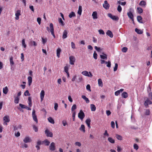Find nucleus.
I'll return each mask as SVG.
<instances>
[{
	"label": "nucleus",
	"instance_id": "nucleus-1",
	"mask_svg": "<svg viewBox=\"0 0 152 152\" xmlns=\"http://www.w3.org/2000/svg\"><path fill=\"white\" fill-rule=\"evenodd\" d=\"M50 29L48 27H46L47 30L48 32L50 31L54 38H55V36L54 34L53 26V24L52 23H51L50 24Z\"/></svg>",
	"mask_w": 152,
	"mask_h": 152
},
{
	"label": "nucleus",
	"instance_id": "nucleus-2",
	"mask_svg": "<svg viewBox=\"0 0 152 152\" xmlns=\"http://www.w3.org/2000/svg\"><path fill=\"white\" fill-rule=\"evenodd\" d=\"M108 17H110L112 19L114 20H119V18L115 15H113L111 13H108L107 14Z\"/></svg>",
	"mask_w": 152,
	"mask_h": 152
},
{
	"label": "nucleus",
	"instance_id": "nucleus-3",
	"mask_svg": "<svg viewBox=\"0 0 152 152\" xmlns=\"http://www.w3.org/2000/svg\"><path fill=\"white\" fill-rule=\"evenodd\" d=\"M32 117L33 120L37 123H38V119L37 116L35 114V111L34 110H33L32 112Z\"/></svg>",
	"mask_w": 152,
	"mask_h": 152
},
{
	"label": "nucleus",
	"instance_id": "nucleus-4",
	"mask_svg": "<svg viewBox=\"0 0 152 152\" xmlns=\"http://www.w3.org/2000/svg\"><path fill=\"white\" fill-rule=\"evenodd\" d=\"M78 117L81 120H83L85 117V114L82 110H80L78 114Z\"/></svg>",
	"mask_w": 152,
	"mask_h": 152
},
{
	"label": "nucleus",
	"instance_id": "nucleus-5",
	"mask_svg": "<svg viewBox=\"0 0 152 152\" xmlns=\"http://www.w3.org/2000/svg\"><path fill=\"white\" fill-rule=\"evenodd\" d=\"M45 134L48 137H52L53 136V133L50 132V131L47 129L45 131Z\"/></svg>",
	"mask_w": 152,
	"mask_h": 152
},
{
	"label": "nucleus",
	"instance_id": "nucleus-6",
	"mask_svg": "<svg viewBox=\"0 0 152 152\" xmlns=\"http://www.w3.org/2000/svg\"><path fill=\"white\" fill-rule=\"evenodd\" d=\"M152 104V102L148 99L147 98L146 100L144 102V105L146 108L148 107V104Z\"/></svg>",
	"mask_w": 152,
	"mask_h": 152
},
{
	"label": "nucleus",
	"instance_id": "nucleus-7",
	"mask_svg": "<svg viewBox=\"0 0 152 152\" xmlns=\"http://www.w3.org/2000/svg\"><path fill=\"white\" fill-rule=\"evenodd\" d=\"M3 120L4 121V125H7V123L9 122L10 121L9 117L8 115H6L3 118Z\"/></svg>",
	"mask_w": 152,
	"mask_h": 152
},
{
	"label": "nucleus",
	"instance_id": "nucleus-8",
	"mask_svg": "<svg viewBox=\"0 0 152 152\" xmlns=\"http://www.w3.org/2000/svg\"><path fill=\"white\" fill-rule=\"evenodd\" d=\"M129 12H128L127 13V15L129 18H130L133 21L134 20L133 19V15L132 13V9L131 8H130L129 9Z\"/></svg>",
	"mask_w": 152,
	"mask_h": 152
},
{
	"label": "nucleus",
	"instance_id": "nucleus-9",
	"mask_svg": "<svg viewBox=\"0 0 152 152\" xmlns=\"http://www.w3.org/2000/svg\"><path fill=\"white\" fill-rule=\"evenodd\" d=\"M23 141L25 143H27L31 142L32 140L29 136H26L23 139Z\"/></svg>",
	"mask_w": 152,
	"mask_h": 152
},
{
	"label": "nucleus",
	"instance_id": "nucleus-10",
	"mask_svg": "<svg viewBox=\"0 0 152 152\" xmlns=\"http://www.w3.org/2000/svg\"><path fill=\"white\" fill-rule=\"evenodd\" d=\"M49 149L51 151H54L56 149L55 144L54 142H52L49 147Z\"/></svg>",
	"mask_w": 152,
	"mask_h": 152
},
{
	"label": "nucleus",
	"instance_id": "nucleus-11",
	"mask_svg": "<svg viewBox=\"0 0 152 152\" xmlns=\"http://www.w3.org/2000/svg\"><path fill=\"white\" fill-rule=\"evenodd\" d=\"M103 7L106 10H108L109 9L110 5L108 3L107 1H105L104 3L103 4Z\"/></svg>",
	"mask_w": 152,
	"mask_h": 152
},
{
	"label": "nucleus",
	"instance_id": "nucleus-12",
	"mask_svg": "<svg viewBox=\"0 0 152 152\" xmlns=\"http://www.w3.org/2000/svg\"><path fill=\"white\" fill-rule=\"evenodd\" d=\"M70 64L71 65H74L75 62V58L74 56H71L69 57Z\"/></svg>",
	"mask_w": 152,
	"mask_h": 152
},
{
	"label": "nucleus",
	"instance_id": "nucleus-13",
	"mask_svg": "<svg viewBox=\"0 0 152 152\" xmlns=\"http://www.w3.org/2000/svg\"><path fill=\"white\" fill-rule=\"evenodd\" d=\"M20 10H17L15 14L16 17L15 19L16 20H18L19 19V16L20 15Z\"/></svg>",
	"mask_w": 152,
	"mask_h": 152
},
{
	"label": "nucleus",
	"instance_id": "nucleus-14",
	"mask_svg": "<svg viewBox=\"0 0 152 152\" xmlns=\"http://www.w3.org/2000/svg\"><path fill=\"white\" fill-rule=\"evenodd\" d=\"M45 94V93L44 91L43 90H42L40 93V98L41 101H42L43 100Z\"/></svg>",
	"mask_w": 152,
	"mask_h": 152
},
{
	"label": "nucleus",
	"instance_id": "nucleus-15",
	"mask_svg": "<svg viewBox=\"0 0 152 152\" xmlns=\"http://www.w3.org/2000/svg\"><path fill=\"white\" fill-rule=\"evenodd\" d=\"M93 18L94 19H96L97 18V14L96 11H94L93 12L92 15Z\"/></svg>",
	"mask_w": 152,
	"mask_h": 152
},
{
	"label": "nucleus",
	"instance_id": "nucleus-16",
	"mask_svg": "<svg viewBox=\"0 0 152 152\" xmlns=\"http://www.w3.org/2000/svg\"><path fill=\"white\" fill-rule=\"evenodd\" d=\"M29 44L31 46H36L37 45V43L34 41H31L29 43Z\"/></svg>",
	"mask_w": 152,
	"mask_h": 152
},
{
	"label": "nucleus",
	"instance_id": "nucleus-17",
	"mask_svg": "<svg viewBox=\"0 0 152 152\" xmlns=\"http://www.w3.org/2000/svg\"><path fill=\"white\" fill-rule=\"evenodd\" d=\"M102 54L103 55H100L101 58L102 59L107 60V55L104 53H102Z\"/></svg>",
	"mask_w": 152,
	"mask_h": 152
},
{
	"label": "nucleus",
	"instance_id": "nucleus-18",
	"mask_svg": "<svg viewBox=\"0 0 152 152\" xmlns=\"http://www.w3.org/2000/svg\"><path fill=\"white\" fill-rule=\"evenodd\" d=\"M28 103L30 107L32 106V104L31 101V98L30 96L28 97Z\"/></svg>",
	"mask_w": 152,
	"mask_h": 152
},
{
	"label": "nucleus",
	"instance_id": "nucleus-19",
	"mask_svg": "<svg viewBox=\"0 0 152 152\" xmlns=\"http://www.w3.org/2000/svg\"><path fill=\"white\" fill-rule=\"evenodd\" d=\"M67 32L66 30H64L63 32L62 38L65 39L67 37Z\"/></svg>",
	"mask_w": 152,
	"mask_h": 152
},
{
	"label": "nucleus",
	"instance_id": "nucleus-20",
	"mask_svg": "<svg viewBox=\"0 0 152 152\" xmlns=\"http://www.w3.org/2000/svg\"><path fill=\"white\" fill-rule=\"evenodd\" d=\"M106 34L111 38H112L113 37V34L112 32L110 30H108L106 32Z\"/></svg>",
	"mask_w": 152,
	"mask_h": 152
},
{
	"label": "nucleus",
	"instance_id": "nucleus-21",
	"mask_svg": "<svg viewBox=\"0 0 152 152\" xmlns=\"http://www.w3.org/2000/svg\"><path fill=\"white\" fill-rule=\"evenodd\" d=\"M124 89H123V88L121 89L120 90H118L115 92V95L116 96H118L120 94V93L122 91H124Z\"/></svg>",
	"mask_w": 152,
	"mask_h": 152
},
{
	"label": "nucleus",
	"instance_id": "nucleus-22",
	"mask_svg": "<svg viewBox=\"0 0 152 152\" xmlns=\"http://www.w3.org/2000/svg\"><path fill=\"white\" fill-rule=\"evenodd\" d=\"M42 143L45 144L46 145L48 146L49 145L50 142L47 139H45L44 141H42Z\"/></svg>",
	"mask_w": 152,
	"mask_h": 152
},
{
	"label": "nucleus",
	"instance_id": "nucleus-23",
	"mask_svg": "<svg viewBox=\"0 0 152 152\" xmlns=\"http://www.w3.org/2000/svg\"><path fill=\"white\" fill-rule=\"evenodd\" d=\"M82 98L85 101L86 103H88L89 102V100L88 98H87L86 96L84 95H82Z\"/></svg>",
	"mask_w": 152,
	"mask_h": 152
},
{
	"label": "nucleus",
	"instance_id": "nucleus-24",
	"mask_svg": "<svg viewBox=\"0 0 152 152\" xmlns=\"http://www.w3.org/2000/svg\"><path fill=\"white\" fill-rule=\"evenodd\" d=\"M82 12V7L81 6H80L79 7L78 10L77 11V13L79 15H81Z\"/></svg>",
	"mask_w": 152,
	"mask_h": 152
},
{
	"label": "nucleus",
	"instance_id": "nucleus-25",
	"mask_svg": "<svg viewBox=\"0 0 152 152\" xmlns=\"http://www.w3.org/2000/svg\"><path fill=\"white\" fill-rule=\"evenodd\" d=\"M8 91V88L7 86H6L3 88V93L5 94L7 93Z\"/></svg>",
	"mask_w": 152,
	"mask_h": 152
},
{
	"label": "nucleus",
	"instance_id": "nucleus-26",
	"mask_svg": "<svg viewBox=\"0 0 152 152\" xmlns=\"http://www.w3.org/2000/svg\"><path fill=\"white\" fill-rule=\"evenodd\" d=\"M61 50L60 48H58L56 50V53H57V56L59 58L60 57V53L61 52Z\"/></svg>",
	"mask_w": 152,
	"mask_h": 152
},
{
	"label": "nucleus",
	"instance_id": "nucleus-27",
	"mask_svg": "<svg viewBox=\"0 0 152 152\" xmlns=\"http://www.w3.org/2000/svg\"><path fill=\"white\" fill-rule=\"evenodd\" d=\"M28 85L30 86L32 82V78L31 76H29L28 77Z\"/></svg>",
	"mask_w": 152,
	"mask_h": 152
},
{
	"label": "nucleus",
	"instance_id": "nucleus-28",
	"mask_svg": "<svg viewBox=\"0 0 152 152\" xmlns=\"http://www.w3.org/2000/svg\"><path fill=\"white\" fill-rule=\"evenodd\" d=\"M99 86L101 87H102L103 83L102 80L101 79H99L98 80Z\"/></svg>",
	"mask_w": 152,
	"mask_h": 152
},
{
	"label": "nucleus",
	"instance_id": "nucleus-29",
	"mask_svg": "<svg viewBox=\"0 0 152 152\" xmlns=\"http://www.w3.org/2000/svg\"><path fill=\"white\" fill-rule=\"evenodd\" d=\"M91 111H94L96 110V107L94 104H91Z\"/></svg>",
	"mask_w": 152,
	"mask_h": 152
},
{
	"label": "nucleus",
	"instance_id": "nucleus-30",
	"mask_svg": "<svg viewBox=\"0 0 152 152\" xmlns=\"http://www.w3.org/2000/svg\"><path fill=\"white\" fill-rule=\"evenodd\" d=\"M122 96L124 98H126L128 96L127 93L125 92H123L121 94Z\"/></svg>",
	"mask_w": 152,
	"mask_h": 152
},
{
	"label": "nucleus",
	"instance_id": "nucleus-31",
	"mask_svg": "<svg viewBox=\"0 0 152 152\" xmlns=\"http://www.w3.org/2000/svg\"><path fill=\"white\" fill-rule=\"evenodd\" d=\"M108 141L112 143H115V140L112 138L111 137H109L108 138Z\"/></svg>",
	"mask_w": 152,
	"mask_h": 152
},
{
	"label": "nucleus",
	"instance_id": "nucleus-32",
	"mask_svg": "<svg viewBox=\"0 0 152 152\" xmlns=\"http://www.w3.org/2000/svg\"><path fill=\"white\" fill-rule=\"evenodd\" d=\"M48 120L50 123L52 124H54V120L52 117H49L48 118Z\"/></svg>",
	"mask_w": 152,
	"mask_h": 152
},
{
	"label": "nucleus",
	"instance_id": "nucleus-33",
	"mask_svg": "<svg viewBox=\"0 0 152 152\" xmlns=\"http://www.w3.org/2000/svg\"><path fill=\"white\" fill-rule=\"evenodd\" d=\"M137 21L140 23H142L143 22L142 21V18L140 16H138L137 17Z\"/></svg>",
	"mask_w": 152,
	"mask_h": 152
},
{
	"label": "nucleus",
	"instance_id": "nucleus-34",
	"mask_svg": "<svg viewBox=\"0 0 152 152\" xmlns=\"http://www.w3.org/2000/svg\"><path fill=\"white\" fill-rule=\"evenodd\" d=\"M79 129L80 131H82L83 132H85V130L84 125H81V127Z\"/></svg>",
	"mask_w": 152,
	"mask_h": 152
},
{
	"label": "nucleus",
	"instance_id": "nucleus-35",
	"mask_svg": "<svg viewBox=\"0 0 152 152\" xmlns=\"http://www.w3.org/2000/svg\"><path fill=\"white\" fill-rule=\"evenodd\" d=\"M135 31L137 34H141L142 33V32H143L142 31L138 29L137 28H136L135 29Z\"/></svg>",
	"mask_w": 152,
	"mask_h": 152
},
{
	"label": "nucleus",
	"instance_id": "nucleus-36",
	"mask_svg": "<svg viewBox=\"0 0 152 152\" xmlns=\"http://www.w3.org/2000/svg\"><path fill=\"white\" fill-rule=\"evenodd\" d=\"M75 15L74 12H71L69 15V16L70 18H72L73 17H75Z\"/></svg>",
	"mask_w": 152,
	"mask_h": 152
},
{
	"label": "nucleus",
	"instance_id": "nucleus-37",
	"mask_svg": "<svg viewBox=\"0 0 152 152\" xmlns=\"http://www.w3.org/2000/svg\"><path fill=\"white\" fill-rule=\"evenodd\" d=\"M19 98L18 96H16L15 98L14 102L16 104H18L19 103Z\"/></svg>",
	"mask_w": 152,
	"mask_h": 152
},
{
	"label": "nucleus",
	"instance_id": "nucleus-38",
	"mask_svg": "<svg viewBox=\"0 0 152 152\" xmlns=\"http://www.w3.org/2000/svg\"><path fill=\"white\" fill-rule=\"evenodd\" d=\"M116 137L117 139L118 140H122V137L119 135L117 134H116Z\"/></svg>",
	"mask_w": 152,
	"mask_h": 152
},
{
	"label": "nucleus",
	"instance_id": "nucleus-39",
	"mask_svg": "<svg viewBox=\"0 0 152 152\" xmlns=\"http://www.w3.org/2000/svg\"><path fill=\"white\" fill-rule=\"evenodd\" d=\"M82 74L86 76H88V72L86 71H84L82 72Z\"/></svg>",
	"mask_w": 152,
	"mask_h": 152
},
{
	"label": "nucleus",
	"instance_id": "nucleus-40",
	"mask_svg": "<svg viewBox=\"0 0 152 152\" xmlns=\"http://www.w3.org/2000/svg\"><path fill=\"white\" fill-rule=\"evenodd\" d=\"M139 5L141 6H145L146 5V2L143 1H141L139 3Z\"/></svg>",
	"mask_w": 152,
	"mask_h": 152
},
{
	"label": "nucleus",
	"instance_id": "nucleus-41",
	"mask_svg": "<svg viewBox=\"0 0 152 152\" xmlns=\"http://www.w3.org/2000/svg\"><path fill=\"white\" fill-rule=\"evenodd\" d=\"M137 10L138 13L140 14L142 12L143 10L142 8L140 7H138L137 8Z\"/></svg>",
	"mask_w": 152,
	"mask_h": 152
},
{
	"label": "nucleus",
	"instance_id": "nucleus-42",
	"mask_svg": "<svg viewBox=\"0 0 152 152\" xmlns=\"http://www.w3.org/2000/svg\"><path fill=\"white\" fill-rule=\"evenodd\" d=\"M58 21L59 23L61 24V25L62 26H64V23L63 21H62L61 18H59L58 19Z\"/></svg>",
	"mask_w": 152,
	"mask_h": 152
},
{
	"label": "nucleus",
	"instance_id": "nucleus-43",
	"mask_svg": "<svg viewBox=\"0 0 152 152\" xmlns=\"http://www.w3.org/2000/svg\"><path fill=\"white\" fill-rule=\"evenodd\" d=\"M22 45L24 48H26V45L25 44V41L24 39L22 40Z\"/></svg>",
	"mask_w": 152,
	"mask_h": 152
},
{
	"label": "nucleus",
	"instance_id": "nucleus-44",
	"mask_svg": "<svg viewBox=\"0 0 152 152\" xmlns=\"http://www.w3.org/2000/svg\"><path fill=\"white\" fill-rule=\"evenodd\" d=\"M77 108V106L75 104H73L71 108L72 111H73Z\"/></svg>",
	"mask_w": 152,
	"mask_h": 152
},
{
	"label": "nucleus",
	"instance_id": "nucleus-45",
	"mask_svg": "<svg viewBox=\"0 0 152 152\" xmlns=\"http://www.w3.org/2000/svg\"><path fill=\"white\" fill-rule=\"evenodd\" d=\"M128 49L126 47H124L122 48L121 51L122 52L124 53H126L127 52Z\"/></svg>",
	"mask_w": 152,
	"mask_h": 152
},
{
	"label": "nucleus",
	"instance_id": "nucleus-46",
	"mask_svg": "<svg viewBox=\"0 0 152 152\" xmlns=\"http://www.w3.org/2000/svg\"><path fill=\"white\" fill-rule=\"evenodd\" d=\"M69 67L68 66H66L64 67V71L66 73L69 72H68Z\"/></svg>",
	"mask_w": 152,
	"mask_h": 152
},
{
	"label": "nucleus",
	"instance_id": "nucleus-47",
	"mask_svg": "<svg viewBox=\"0 0 152 152\" xmlns=\"http://www.w3.org/2000/svg\"><path fill=\"white\" fill-rule=\"evenodd\" d=\"M10 64L11 66L13 65L14 64V63L13 61V58L12 57H11L10 58Z\"/></svg>",
	"mask_w": 152,
	"mask_h": 152
},
{
	"label": "nucleus",
	"instance_id": "nucleus-48",
	"mask_svg": "<svg viewBox=\"0 0 152 152\" xmlns=\"http://www.w3.org/2000/svg\"><path fill=\"white\" fill-rule=\"evenodd\" d=\"M42 41L43 44H45V43H46L47 41V39L46 38H44L43 37L42 38Z\"/></svg>",
	"mask_w": 152,
	"mask_h": 152
},
{
	"label": "nucleus",
	"instance_id": "nucleus-49",
	"mask_svg": "<svg viewBox=\"0 0 152 152\" xmlns=\"http://www.w3.org/2000/svg\"><path fill=\"white\" fill-rule=\"evenodd\" d=\"M30 94H29L28 90H26V91L24 93V95L25 96H30Z\"/></svg>",
	"mask_w": 152,
	"mask_h": 152
},
{
	"label": "nucleus",
	"instance_id": "nucleus-50",
	"mask_svg": "<svg viewBox=\"0 0 152 152\" xmlns=\"http://www.w3.org/2000/svg\"><path fill=\"white\" fill-rule=\"evenodd\" d=\"M97 54L95 51H94L93 54V57L95 59H97Z\"/></svg>",
	"mask_w": 152,
	"mask_h": 152
},
{
	"label": "nucleus",
	"instance_id": "nucleus-51",
	"mask_svg": "<svg viewBox=\"0 0 152 152\" xmlns=\"http://www.w3.org/2000/svg\"><path fill=\"white\" fill-rule=\"evenodd\" d=\"M76 114V112L75 111H73L72 115V117H73V121H75V116Z\"/></svg>",
	"mask_w": 152,
	"mask_h": 152
},
{
	"label": "nucleus",
	"instance_id": "nucleus-52",
	"mask_svg": "<svg viewBox=\"0 0 152 152\" xmlns=\"http://www.w3.org/2000/svg\"><path fill=\"white\" fill-rule=\"evenodd\" d=\"M58 107V104L57 103H55L54 104V109L55 110H57Z\"/></svg>",
	"mask_w": 152,
	"mask_h": 152
},
{
	"label": "nucleus",
	"instance_id": "nucleus-53",
	"mask_svg": "<svg viewBox=\"0 0 152 152\" xmlns=\"http://www.w3.org/2000/svg\"><path fill=\"white\" fill-rule=\"evenodd\" d=\"M117 10L119 12H121L122 10V8L120 5H118L117 8Z\"/></svg>",
	"mask_w": 152,
	"mask_h": 152
},
{
	"label": "nucleus",
	"instance_id": "nucleus-54",
	"mask_svg": "<svg viewBox=\"0 0 152 152\" xmlns=\"http://www.w3.org/2000/svg\"><path fill=\"white\" fill-rule=\"evenodd\" d=\"M118 64H117V63L115 64V67L114 68V72L116 71L117 70V68H118Z\"/></svg>",
	"mask_w": 152,
	"mask_h": 152
},
{
	"label": "nucleus",
	"instance_id": "nucleus-55",
	"mask_svg": "<svg viewBox=\"0 0 152 152\" xmlns=\"http://www.w3.org/2000/svg\"><path fill=\"white\" fill-rule=\"evenodd\" d=\"M98 31L100 34H102L104 35V31L102 29H100Z\"/></svg>",
	"mask_w": 152,
	"mask_h": 152
},
{
	"label": "nucleus",
	"instance_id": "nucleus-56",
	"mask_svg": "<svg viewBox=\"0 0 152 152\" xmlns=\"http://www.w3.org/2000/svg\"><path fill=\"white\" fill-rule=\"evenodd\" d=\"M28 147V145H27V144H26V143H24L21 146H20L21 148H27Z\"/></svg>",
	"mask_w": 152,
	"mask_h": 152
},
{
	"label": "nucleus",
	"instance_id": "nucleus-57",
	"mask_svg": "<svg viewBox=\"0 0 152 152\" xmlns=\"http://www.w3.org/2000/svg\"><path fill=\"white\" fill-rule=\"evenodd\" d=\"M145 115H149L150 114V111L149 110L147 109L146 110L145 113Z\"/></svg>",
	"mask_w": 152,
	"mask_h": 152
},
{
	"label": "nucleus",
	"instance_id": "nucleus-58",
	"mask_svg": "<svg viewBox=\"0 0 152 152\" xmlns=\"http://www.w3.org/2000/svg\"><path fill=\"white\" fill-rule=\"evenodd\" d=\"M71 46L72 48L73 49H74L75 48V43L73 42H71Z\"/></svg>",
	"mask_w": 152,
	"mask_h": 152
},
{
	"label": "nucleus",
	"instance_id": "nucleus-59",
	"mask_svg": "<svg viewBox=\"0 0 152 152\" xmlns=\"http://www.w3.org/2000/svg\"><path fill=\"white\" fill-rule=\"evenodd\" d=\"M134 149L137 150L138 148V146L136 144H134Z\"/></svg>",
	"mask_w": 152,
	"mask_h": 152
},
{
	"label": "nucleus",
	"instance_id": "nucleus-60",
	"mask_svg": "<svg viewBox=\"0 0 152 152\" xmlns=\"http://www.w3.org/2000/svg\"><path fill=\"white\" fill-rule=\"evenodd\" d=\"M91 120L90 119L88 118L86 119V124H90Z\"/></svg>",
	"mask_w": 152,
	"mask_h": 152
},
{
	"label": "nucleus",
	"instance_id": "nucleus-61",
	"mask_svg": "<svg viewBox=\"0 0 152 152\" xmlns=\"http://www.w3.org/2000/svg\"><path fill=\"white\" fill-rule=\"evenodd\" d=\"M111 62L110 61H108L107 62V66L108 67H111Z\"/></svg>",
	"mask_w": 152,
	"mask_h": 152
},
{
	"label": "nucleus",
	"instance_id": "nucleus-62",
	"mask_svg": "<svg viewBox=\"0 0 152 152\" xmlns=\"http://www.w3.org/2000/svg\"><path fill=\"white\" fill-rule=\"evenodd\" d=\"M86 88L87 90H89V91H91V87L88 84L87 85Z\"/></svg>",
	"mask_w": 152,
	"mask_h": 152
},
{
	"label": "nucleus",
	"instance_id": "nucleus-63",
	"mask_svg": "<svg viewBox=\"0 0 152 152\" xmlns=\"http://www.w3.org/2000/svg\"><path fill=\"white\" fill-rule=\"evenodd\" d=\"M95 48L98 52H100L101 50L100 48L97 47V46H95Z\"/></svg>",
	"mask_w": 152,
	"mask_h": 152
},
{
	"label": "nucleus",
	"instance_id": "nucleus-64",
	"mask_svg": "<svg viewBox=\"0 0 152 152\" xmlns=\"http://www.w3.org/2000/svg\"><path fill=\"white\" fill-rule=\"evenodd\" d=\"M41 20V18H38L37 19V22L39 25L40 24Z\"/></svg>",
	"mask_w": 152,
	"mask_h": 152
}]
</instances>
